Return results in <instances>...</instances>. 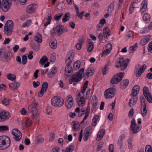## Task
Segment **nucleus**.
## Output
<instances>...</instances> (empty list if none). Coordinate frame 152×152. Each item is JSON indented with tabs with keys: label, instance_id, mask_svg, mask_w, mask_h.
<instances>
[{
	"label": "nucleus",
	"instance_id": "nucleus-1",
	"mask_svg": "<svg viewBox=\"0 0 152 152\" xmlns=\"http://www.w3.org/2000/svg\"><path fill=\"white\" fill-rule=\"evenodd\" d=\"M10 145V138L6 136H0V150H3L8 148Z\"/></svg>",
	"mask_w": 152,
	"mask_h": 152
},
{
	"label": "nucleus",
	"instance_id": "nucleus-2",
	"mask_svg": "<svg viewBox=\"0 0 152 152\" xmlns=\"http://www.w3.org/2000/svg\"><path fill=\"white\" fill-rule=\"evenodd\" d=\"M14 26L13 22L12 20H8L5 24L4 32L7 36H10L12 33Z\"/></svg>",
	"mask_w": 152,
	"mask_h": 152
},
{
	"label": "nucleus",
	"instance_id": "nucleus-3",
	"mask_svg": "<svg viewBox=\"0 0 152 152\" xmlns=\"http://www.w3.org/2000/svg\"><path fill=\"white\" fill-rule=\"evenodd\" d=\"M12 4L11 0H3L1 2L0 0V8H1L4 12L7 11Z\"/></svg>",
	"mask_w": 152,
	"mask_h": 152
},
{
	"label": "nucleus",
	"instance_id": "nucleus-4",
	"mask_svg": "<svg viewBox=\"0 0 152 152\" xmlns=\"http://www.w3.org/2000/svg\"><path fill=\"white\" fill-rule=\"evenodd\" d=\"M51 104L56 107H61L64 104V101L62 99L58 97L54 96L52 98L51 100Z\"/></svg>",
	"mask_w": 152,
	"mask_h": 152
},
{
	"label": "nucleus",
	"instance_id": "nucleus-5",
	"mask_svg": "<svg viewBox=\"0 0 152 152\" xmlns=\"http://www.w3.org/2000/svg\"><path fill=\"white\" fill-rule=\"evenodd\" d=\"M124 75V73H119L114 75L112 78L111 83L113 84H118L122 80Z\"/></svg>",
	"mask_w": 152,
	"mask_h": 152
},
{
	"label": "nucleus",
	"instance_id": "nucleus-6",
	"mask_svg": "<svg viewBox=\"0 0 152 152\" xmlns=\"http://www.w3.org/2000/svg\"><path fill=\"white\" fill-rule=\"evenodd\" d=\"M115 88H110L106 90L104 92V96L107 99L111 98L115 95Z\"/></svg>",
	"mask_w": 152,
	"mask_h": 152
},
{
	"label": "nucleus",
	"instance_id": "nucleus-7",
	"mask_svg": "<svg viewBox=\"0 0 152 152\" xmlns=\"http://www.w3.org/2000/svg\"><path fill=\"white\" fill-rule=\"evenodd\" d=\"M10 117L8 112L5 110L0 111V122H3L7 120Z\"/></svg>",
	"mask_w": 152,
	"mask_h": 152
},
{
	"label": "nucleus",
	"instance_id": "nucleus-8",
	"mask_svg": "<svg viewBox=\"0 0 152 152\" xmlns=\"http://www.w3.org/2000/svg\"><path fill=\"white\" fill-rule=\"evenodd\" d=\"M63 32L64 27L61 25L57 26L56 27L53 28L52 30V34H53L57 33L58 35H61Z\"/></svg>",
	"mask_w": 152,
	"mask_h": 152
},
{
	"label": "nucleus",
	"instance_id": "nucleus-9",
	"mask_svg": "<svg viewBox=\"0 0 152 152\" xmlns=\"http://www.w3.org/2000/svg\"><path fill=\"white\" fill-rule=\"evenodd\" d=\"M12 134L14 136V139L16 141H19L21 138L22 134L17 129H13L12 132Z\"/></svg>",
	"mask_w": 152,
	"mask_h": 152
},
{
	"label": "nucleus",
	"instance_id": "nucleus-10",
	"mask_svg": "<svg viewBox=\"0 0 152 152\" xmlns=\"http://www.w3.org/2000/svg\"><path fill=\"white\" fill-rule=\"evenodd\" d=\"M130 129L135 134L138 132L140 130V126L138 125H137L134 118L131 121Z\"/></svg>",
	"mask_w": 152,
	"mask_h": 152
},
{
	"label": "nucleus",
	"instance_id": "nucleus-11",
	"mask_svg": "<svg viewBox=\"0 0 152 152\" xmlns=\"http://www.w3.org/2000/svg\"><path fill=\"white\" fill-rule=\"evenodd\" d=\"M65 104L66 107L68 109L72 107L73 104V100L71 96L69 95L67 97Z\"/></svg>",
	"mask_w": 152,
	"mask_h": 152
},
{
	"label": "nucleus",
	"instance_id": "nucleus-12",
	"mask_svg": "<svg viewBox=\"0 0 152 152\" xmlns=\"http://www.w3.org/2000/svg\"><path fill=\"white\" fill-rule=\"evenodd\" d=\"M82 79V77L80 75H79L76 73H74L70 78L69 82V84H71L73 82H77L80 81Z\"/></svg>",
	"mask_w": 152,
	"mask_h": 152
},
{
	"label": "nucleus",
	"instance_id": "nucleus-13",
	"mask_svg": "<svg viewBox=\"0 0 152 152\" xmlns=\"http://www.w3.org/2000/svg\"><path fill=\"white\" fill-rule=\"evenodd\" d=\"M129 61V59H127L124 61L121 64L119 65H116L115 66L117 68H120V69L121 71H124L126 69L128 65V63Z\"/></svg>",
	"mask_w": 152,
	"mask_h": 152
},
{
	"label": "nucleus",
	"instance_id": "nucleus-14",
	"mask_svg": "<svg viewBox=\"0 0 152 152\" xmlns=\"http://www.w3.org/2000/svg\"><path fill=\"white\" fill-rule=\"evenodd\" d=\"M37 8V4H32L29 5L26 8V11L27 13H31L35 11Z\"/></svg>",
	"mask_w": 152,
	"mask_h": 152
},
{
	"label": "nucleus",
	"instance_id": "nucleus-15",
	"mask_svg": "<svg viewBox=\"0 0 152 152\" xmlns=\"http://www.w3.org/2000/svg\"><path fill=\"white\" fill-rule=\"evenodd\" d=\"M67 65L65 68V75H66L67 77H69L71 75V74L73 73V69L70 64Z\"/></svg>",
	"mask_w": 152,
	"mask_h": 152
},
{
	"label": "nucleus",
	"instance_id": "nucleus-16",
	"mask_svg": "<svg viewBox=\"0 0 152 152\" xmlns=\"http://www.w3.org/2000/svg\"><path fill=\"white\" fill-rule=\"evenodd\" d=\"M28 108L29 110L32 112L33 117L35 119L37 118L38 114L37 108H34L32 106H29Z\"/></svg>",
	"mask_w": 152,
	"mask_h": 152
},
{
	"label": "nucleus",
	"instance_id": "nucleus-17",
	"mask_svg": "<svg viewBox=\"0 0 152 152\" xmlns=\"http://www.w3.org/2000/svg\"><path fill=\"white\" fill-rule=\"evenodd\" d=\"M75 111L77 113H79L78 115L79 117H81L86 112V108L84 107L80 109L79 107H77L75 109Z\"/></svg>",
	"mask_w": 152,
	"mask_h": 152
},
{
	"label": "nucleus",
	"instance_id": "nucleus-18",
	"mask_svg": "<svg viewBox=\"0 0 152 152\" xmlns=\"http://www.w3.org/2000/svg\"><path fill=\"white\" fill-rule=\"evenodd\" d=\"M12 53H11L10 51H9L7 52H4L2 56L6 61H8L11 58V56L12 55Z\"/></svg>",
	"mask_w": 152,
	"mask_h": 152
},
{
	"label": "nucleus",
	"instance_id": "nucleus-19",
	"mask_svg": "<svg viewBox=\"0 0 152 152\" xmlns=\"http://www.w3.org/2000/svg\"><path fill=\"white\" fill-rule=\"evenodd\" d=\"M77 102L79 106H83L86 103V101L84 96H81L80 98H77Z\"/></svg>",
	"mask_w": 152,
	"mask_h": 152
},
{
	"label": "nucleus",
	"instance_id": "nucleus-20",
	"mask_svg": "<svg viewBox=\"0 0 152 152\" xmlns=\"http://www.w3.org/2000/svg\"><path fill=\"white\" fill-rule=\"evenodd\" d=\"M94 72V69L93 68H88L86 71V75H85L83 74V76H85V77H86V76L87 77V78L88 77L92 76Z\"/></svg>",
	"mask_w": 152,
	"mask_h": 152
},
{
	"label": "nucleus",
	"instance_id": "nucleus-21",
	"mask_svg": "<svg viewBox=\"0 0 152 152\" xmlns=\"http://www.w3.org/2000/svg\"><path fill=\"white\" fill-rule=\"evenodd\" d=\"M146 67V65L145 64H143L136 73V77H139L144 72Z\"/></svg>",
	"mask_w": 152,
	"mask_h": 152
},
{
	"label": "nucleus",
	"instance_id": "nucleus-22",
	"mask_svg": "<svg viewBox=\"0 0 152 152\" xmlns=\"http://www.w3.org/2000/svg\"><path fill=\"white\" fill-rule=\"evenodd\" d=\"M105 132V131L104 129H102L99 131L98 133L96 138L97 140L98 141L100 140L104 136Z\"/></svg>",
	"mask_w": 152,
	"mask_h": 152
},
{
	"label": "nucleus",
	"instance_id": "nucleus-23",
	"mask_svg": "<svg viewBox=\"0 0 152 152\" xmlns=\"http://www.w3.org/2000/svg\"><path fill=\"white\" fill-rule=\"evenodd\" d=\"M97 99L96 96H93L92 97V107L91 109L92 112H93V110H94L96 106L97 105Z\"/></svg>",
	"mask_w": 152,
	"mask_h": 152
},
{
	"label": "nucleus",
	"instance_id": "nucleus-24",
	"mask_svg": "<svg viewBox=\"0 0 152 152\" xmlns=\"http://www.w3.org/2000/svg\"><path fill=\"white\" fill-rule=\"evenodd\" d=\"M140 89V86L138 85L134 86L132 89V96H137L139 93Z\"/></svg>",
	"mask_w": 152,
	"mask_h": 152
},
{
	"label": "nucleus",
	"instance_id": "nucleus-25",
	"mask_svg": "<svg viewBox=\"0 0 152 152\" xmlns=\"http://www.w3.org/2000/svg\"><path fill=\"white\" fill-rule=\"evenodd\" d=\"M87 42L88 43V48L87 50L88 52L89 53L91 52L94 49V45L93 43L91 41L90 39H88Z\"/></svg>",
	"mask_w": 152,
	"mask_h": 152
},
{
	"label": "nucleus",
	"instance_id": "nucleus-26",
	"mask_svg": "<svg viewBox=\"0 0 152 152\" xmlns=\"http://www.w3.org/2000/svg\"><path fill=\"white\" fill-rule=\"evenodd\" d=\"M14 83H11L9 84V88L15 90L20 86V84L15 81Z\"/></svg>",
	"mask_w": 152,
	"mask_h": 152
},
{
	"label": "nucleus",
	"instance_id": "nucleus-27",
	"mask_svg": "<svg viewBox=\"0 0 152 152\" xmlns=\"http://www.w3.org/2000/svg\"><path fill=\"white\" fill-rule=\"evenodd\" d=\"M147 8V3L146 1H143L141 3L140 12L143 13L146 11Z\"/></svg>",
	"mask_w": 152,
	"mask_h": 152
},
{
	"label": "nucleus",
	"instance_id": "nucleus-28",
	"mask_svg": "<svg viewBox=\"0 0 152 152\" xmlns=\"http://www.w3.org/2000/svg\"><path fill=\"white\" fill-rule=\"evenodd\" d=\"M151 36L150 35L145 37L141 40L140 44L142 45H144L148 43L150 41Z\"/></svg>",
	"mask_w": 152,
	"mask_h": 152
},
{
	"label": "nucleus",
	"instance_id": "nucleus-29",
	"mask_svg": "<svg viewBox=\"0 0 152 152\" xmlns=\"http://www.w3.org/2000/svg\"><path fill=\"white\" fill-rule=\"evenodd\" d=\"M129 81L128 80L126 79L123 80L120 83V88L122 89L126 88L128 85Z\"/></svg>",
	"mask_w": 152,
	"mask_h": 152
},
{
	"label": "nucleus",
	"instance_id": "nucleus-30",
	"mask_svg": "<svg viewBox=\"0 0 152 152\" xmlns=\"http://www.w3.org/2000/svg\"><path fill=\"white\" fill-rule=\"evenodd\" d=\"M104 36V38H108V37L110 35V30L107 27H105L103 31Z\"/></svg>",
	"mask_w": 152,
	"mask_h": 152
},
{
	"label": "nucleus",
	"instance_id": "nucleus-31",
	"mask_svg": "<svg viewBox=\"0 0 152 152\" xmlns=\"http://www.w3.org/2000/svg\"><path fill=\"white\" fill-rule=\"evenodd\" d=\"M35 41L38 43H41L42 41V36L39 33L37 34L34 38Z\"/></svg>",
	"mask_w": 152,
	"mask_h": 152
},
{
	"label": "nucleus",
	"instance_id": "nucleus-32",
	"mask_svg": "<svg viewBox=\"0 0 152 152\" xmlns=\"http://www.w3.org/2000/svg\"><path fill=\"white\" fill-rule=\"evenodd\" d=\"M49 46L51 48L53 49H55L57 47V42L56 40L54 39L51 40L49 43Z\"/></svg>",
	"mask_w": 152,
	"mask_h": 152
},
{
	"label": "nucleus",
	"instance_id": "nucleus-33",
	"mask_svg": "<svg viewBox=\"0 0 152 152\" xmlns=\"http://www.w3.org/2000/svg\"><path fill=\"white\" fill-rule=\"evenodd\" d=\"M132 96L133 99H130L129 103V105L130 107H132V106L131 105V104L133 105L135 104L136 103L137 100V96Z\"/></svg>",
	"mask_w": 152,
	"mask_h": 152
},
{
	"label": "nucleus",
	"instance_id": "nucleus-34",
	"mask_svg": "<svg viewBox=\"0 0 152 152\" xmlns=\"http://www.w3.org/2000/svg\"><path fill=\"white\" fill-rule=\"evenodd\" d=\"M70 18V14L69 12H66L65 13L64 16L62 19V21L63 23H65L69 20Z\"/></svg>",
	"mask_w": 152,
	"mask_h": 152
},
{
	"label": "nucleus",
	"instance_id": "nucleus-35",
	"mask_svg": "<svg viewBox=\"0 0 152 152\" xmlns=\"http://www.w3.org/2000/svg\"><path fill=\"white\" fill-rule=\"evenodd\" d=\"M90 112V106L89 105H88V106L86 109V112L85 113L86 115L83 118V121L81 122V124L84 121H85L87 118L88 117Z\"/></svg>",
	"mask_w": 152,
	"mask_h": 152
},
{
	"label": "nucleus",
	"instance_id": "nucleus-36",
	"mask_svg": "<svg viewBox=\"0 0 152 152\" xmlns=\"http://www.w3.org/2000/svg\"><path fill=\"white\" fill-rule=\"evenodd\" d=\"M48 59L46 56H42L40 60L39 63L42 65H44L46 62H47Z\"/></svg>",
	"mask_w": 152,
	"mask_h": 152
},
{
	"label": "nucleus",
	"instance_id": "nucleus-37",
	"mask_svg": "<svg viewBox=\"0 0 152 152\" xmlns=\"http://www.w3.org/2000/svg\"><path fill=\"white\" fill-rule=\"evenodd\" d=\"M88 83V81H86L85 83L83 85L82 89L81 90V91H80V93H82V94L83 96H84V93L87 88Z\"/></svg>",
	"mask_w": 152,
	"mask_h": 152
},
{
	"label": "nucleus",
	"instance_id": "nucleus-38",
	"mask_svg": "<svg viewBox=\"0 0 152 152\" xmlns=\"http://www.w3.org/2000/svg\"><path fill=\"white\" fill-rule=\"evenodd\" d=\"M48 84L46 82H44L42 84L41 90L44 92H46L48 88Z\"/></svg>",
	"mask_w": 152,
	"mask_h": 152
},
{
	"label": "nucleus",
	"instance_id": "nucleus-39",
	"mask_svg": "<svg viewBox=\"0 0 152 152\" xmlns=\"http://www.w3.org/2000/svg\"><path fill=\"white\" fill-rule=\"evenodd\" d=\"M150 16L148 13L145 14L143 16V20L147 23L150 21Z\"/></svg>",
	"mask_w": 152,
	"mask_h": 152
},
{
	"label": "nucleus",
	"instance_id": "nucleus-40",
	"mask_svg": "<svg viewBox=\"0 0 152 152\" xmlns=\"http://www.w3.org/2000/svg\"><path fill=\"white\" fill-rule=\"evenodd\" d=\"M7 78L10 80H15L16 79V76L13 74H9L7 75Z\"/></svg>",
	"mask_w": 152,
	"mask_h": 152
},
{
	"label": "nucleus",
	"instance_id": "nucleus-41",
	"mask_svg": "<svg viewBox=\"0 0 152 152\" xmlns=\"http://www.w3.org/2000/svg\"><path fill=\"white\" fill-rule=\"evenodd\" d=\"M63 15V14L62 13H58V14L55 15L53 18L56 21L62 18V17Z\"/></svg>",
	"mask_w": 152,
	"mask_h": 152
},
{
	"label": "nucleus",
	"instance_id": "nucleus-42",
	"mask_svg": "<svg viewBox=\"0 0 152 152\" xmlns=\"http://www.w3.org/2000/svg\"><path fill=\"white\" fill-rule=\"evenodd\" d=\"M10 100L7 98H4V99L2 101V103L3 105L7 106L10 104Z\"/></svg>",
	"mask_w": 152,
	"mask_h": 152
},
{
	"label": "nucleus",
	"instance_id": "nucleus-43",
	"mask_svg": "<svg viewBox=\"0 0 152 152\" xmlns=\"http://www.w3.org/2000/svg\"><path fill=\"white\" fill-rule=\"evenodd\" d=\"M74 149L73 145H72L67 148L64 152H72Z\"/></svg>",
	"mask_w": 152,
	"mask_h": 152
},
{
	"label": "nucleus",
	"instance_id": "nucleus-44",
	"mask_svg": "<svg viewBox=\"0 0 152 152\" xmlns=\"http://www.w3.org/2000/svg\"><path fill=\"white\" fill-rule=\"evenodd\" d=\"M81 63L79 61H76L74 64V68L75 69H78L80 67Z\"/></svg>",
	"mask_w": 152,
	"mask_h": 152
},
{
	"label": "nucleus",
	"instance_id": "nucleus-45",
	"mask_svg": "<svg viewBox=\"0 0 152 152\" xmlns=\"http://www.w3.org/2000/svg\"><path fill=\"white\" fill-rule=\"evenodd\" d=\"M134 36L133 32L130 31L127 33V34L126 35V37L127 39H128L129 38H132Z\"/></svg>",
	"mask_w": 152,
	"mask_h": 152
},
{
	"label": "nucleus",
	"instance_id": "nucleus-46",
	"mask_svg": "<svg viewBox=\"0 0 152 152\" xmlns=\"http://www.w3.org/2000/svg\"><path fill=\"white\" fill-rule=\"evenodd\" d=\"M107 49H106L105 48L103 49L102 56H106L110 53V51Z\"/></svg>",
	"mask_w": 152,
	"mask_h": 152
},
{
	"label": "nucleus",
	"instance_id": "nucleus-47",
	"mask_svg": "<svg viewBox=\"0 0 152 152\" xmlns=\"http://www.w3.org/2000/svg\"><path fill=\"white\" fill-rule=\"evenodd\" d=\"M114 6V2H112L109 6L107 9V12L109 13H110L113 9Z\"/></svg>",
	"mask_w": 152,
	"mask_h": 152
},
{
	"label": "nucleus",
	"instance_id": "nucleus-48",
	"mask_svg": "<svg viewBox=\"0 0 152 152\" xmlns=\"http://www.w3.org/2000/svg\"><path fill=\"white\" fill-rule=\"evenodd\" d=\"M67 55V56H69L71 58V60H73L75 56L74 51L73 50L70 51Z\"/></svg>",
	"mask_w": 152,
	"mask_h": 152
},
{
	"label": "nucleus",
	"instance_id": "nucleus-49",
	"mask_svg": "<svg viewBox=\"0 0 152 152\" xmlns=\"http://www.w3.org/2000/svg\"><path fill=\"white\" fill-rule=\"evenodd\" d=\"M8 127L7 126H0V132L8 130Z\"/></svg>",
	"mask_w": 152,
	"mask_h": 152
},
{
	"label": "nucleus",
	"instance_id": "nucleus-50",
	"mask_svg": "<svg viewBox=\"0 0 152 152\" xmlns=\"http://www.w3.org/2000/svg\"><path fill=\"white\" fill-rule=\"evenodd\" d=\"M137 46V44L135 43L133 46L130 47L129 48V52L130 53H133L135 50V49Z\"/></svg>",
	"mask_w": 152,
	"mask_h": 152
},
{
	"label": "nucleus",
	"instance_id": "nucleus-51",
	"mask_svg": "<svg viewBox=\"0 0 152 152\" xmlns=\"http://www.w3.org/2000/svg\"><path fill=\"white\" fill-rule=\"evenodd\" d=\"M123 137L122 136H120L119 138L118 141V145L120 147L121 149L122 148V143H123Z\"/></svg>",
	"mask_w": 152,
	"mask_h": 152
},
{
	"label": "nucleus",
	"instance_id": "nucleus-52",
	"mask_svg": "<svg viewBox=\"0 0 152 152\" xmlns=\"http://www.w3.org/2000/svg\"><path fill=\"white\" fill-rule=\"evenodd\" d=\"M36 141L39 143H42L44 141L43 137L41 135H38L37 137Z\"/></svg>",
	"mask_w": 152,
	"mask_h": 152
},
{
	"label": "nucleus",
	"instance_id": "nucleus-53",
	"mask_svg": "<svg viewBox=\"0 0 152 152\" xmlns=\"http://www.w3.org/2000/svg\"><path fill=\"white\" fill-rule=\"evenodd\" d=\"M147 99L148 101L150 103H152V97L151 94H148V95L144 96Z\"/></svg>",
	"mask_w": 152,
	"mask_h": 152
},
{
	"label": "nucleus",
	"instance_id": "nucleus-54",
	"mask_svg": "<svg viewBox=\"0 0 152 152\" xmlns=\"http://www.w3.org/2000/svg\"><path fill=\"white\" fill-rule=\"evenodd\" d=\"M148 89L146 86H145L143 89V94L144 96L148 95V94H150L149 93H148Z\"/></svg>",
	"mask_w": 152,
	"mask_h": 152
},
{
	"label": "nucleus",
	"instance_id": "nucleus-55",
	"mask_svg": "<svg viewBox=\"0 0 152 152\" xmlns=\"http://www.w3.org/2000/svg\"><path fill=\"white\" fill-rule=\"evenodd\" d=\"M90 135V132H84V136L83 137V139L84 141L87 140L89 136Z\"/></svg>",
	"mask_w": 152,
	"mask_h": 152
},
{
	"label": "nucleus",
	"instance_id": "nucleus-56",
	"mask_svg": "<svg viewBox=\"0 0 152 152\" xmlns=\"http://www.w3.org/2000/svg\"><path fill=\"white\" fill-rule=\"evenodd\" d=\"M32 123V121L30 119H27L26 121V125L27 127L30 126Z\"/></svg>",
	"mask_w": 152,
	"mask_h": 152
},
{
	"label": "nucleus",
	"instance_id": "nucleus-57",
	"mask_svg": "<svg viewBox=\"0 0 152 152\" xmlns=\"http://www.w3.org/2000/svg\"><path fill=\"white\" fill-rule=\"evenodd\" d=\"M79 127V125L78 124L76 123H74L73 126L72 127L73 130L74 131H77Z\"/></svg>",
	"mask_w": 152,
	"mask_h": 152
},
{
	"label": "nucleus",
	"instance_id": "nucleus-58",
	"mask_svg": "<svg viewBox=\"0 0 152 152\" xmlns=\"http://www.w3.org/2000/svg\"><path fill=\"white\" fill-rule=\"evenodd\" d=\"M143 110H141V113L142 114V115L144 117L146 116L147 114V110L146 107H142Z\"/></svg>",
	"mask_w": 152,
	"mask_h": 152
},
{
	"label": "nucleus",
	"instance_id": "nucleus-59",
	"mask_svg": "<svg viewBox=\"0 0 152 152\" xmlns=\"http://www.w3.org/2000/svg\"><path fill=\"white\" fill-rule=\"evenodd\" d=\"M145 152H152L151 146L150 145H147L145 148Z\"/></svg>",
	"mask_w": 152,
	"mask_h": 152
},
{
	"label": "nucleus",
	"instance_id": "nucleus-60",
	"mask_svg": "<svg viewBox=\"0 0 152 152\" xmlns=\"http://www.w3.org/2000/svg\"><path fill=\"white\" fill-rule=\"evenodd\" d=\"M73 60H71V58L69 56H67V55L66 56V64H70Z\"/></svg>",
	"mask_w": 152,
	"mask_h": 152
},
{
	"label": "nucleus",
	"instance_id": "nucleus-61",
	"mask_svg": "<svg viewBox=\"0 0 152 152\" xmlns=\"http://www.w3.org/2000/svg\"><path fill=\"white\" fill-rule=\"evenodd\" d=\"M27 61V57L25 55H23L22 57V63L23 64H26Z\"/></svg>",
	"mask_w": 152,
	"mask_h": 152
},
{
	"label": "nucleus",
	"instance_id": "nucleus-62",
	"mask_svg": "<svg viewBox=\"0 0 152 152\" xmlns=\"http://www.w3.org/2000/svg\"><path fill=\"white\" fill-rule=\"evenodd\" d=\"M124 59L123 57H120L119 59L117 61V63L116 65H119L121 64L122 62L124 61Z\"/></svg>",
	"mask_w": 152,
	"mask_h": 152
},
{
	"label": "nucleus",
	"instance_id": "nucleus-63",
	"mask_svg": "<svg viewBox=\"0 0 152 152\" xmlns=\"http://www.w3.org/2000/svg\"><path fill=\"white\" fill-rule=\"evenodd\" d=\"M107 66L108 65L105 66L102 69V73L104 75H106L107 73V71L108 69Z\"/></svg>",
	"mask_w": 152,
	"mask_h": 152
},
{
	"label": "nucleus",
	"instance_id": "nucleus-64",
	"mask_svg": "<svg viewBox=\"0 0 152 152\" xmlns=\"http://www.w3.org/2000/svg\"><path fill=\"white\" fill-rule=\"evenodd\" d=\"M84 13L85 12L84 11H83L82 12L80 13L78 12V13H76V15L78 16L80 19H82Z\"/></svg>",
	"mask_w": 152,
	"mask_h": 152
}]
</instances>
